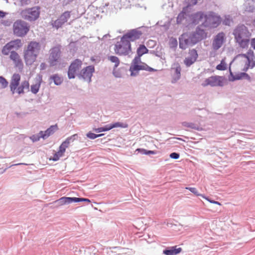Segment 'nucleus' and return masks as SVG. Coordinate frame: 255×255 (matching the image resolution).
Instances as JSON below:
<instances>
[{
    "instance_id": "e433bc0d",
    "label": "nucleus",
    "mask_w": 255,
    "mask_h": 255,
    "mask_svg": "<svg viewBox=\"0 0 255 255\" xmlns=\"http://www.w3.org/2000/svg\"><path fill=\"white\" fill-rule=\"evenodd\" d=\"M8 85V82L5 78L0 77V88L3 89L6 88Z\"/></svg>"
},
{
    "instance_id": "f8f14e48",
    "label": "nucleus",
    "mask_w": 255,
    "mask_h": 255,
    "mask_svg": "<svg viewBox=\"0 0 255 255\" xmlns=\"http://www.w3.org/2000/svg\"><path fill=\"white\" fill-rule=\"evenodd\" d=\"M194 35H189L184 33L179 38V47L182 49H185L188 46L193 45L196 43L199 40H194Z\"/></svg>"
},
{
    "instance_id": "09e8293b",
    "label": "nucleus",
    "mask_w": 255,
    "mask_h": 255,
    "mask_svg": "<svg viewBox=\"0 0 255 255\" xmlns=\"http://www.w3.org/2000/svg\"><path fill=\"white\" fill-rule=\"evenodd\" d=\"M181 16H183V14H179L177 18V21L178 22H179V19L180 18V17H181Z\"/></svg>"
},
{
    "instance_id": "412c9836",
    "label": "nucleus",
    "mask_w": 255,
    "mask_h": 255,
    "mask_svg": "<svg viewBox=\"0 0 255 255\" xmlns=\"http://www.w3.org/2000/svg\"><path fill=\"white\" fill-rule=\"evenodd\" d=\"M189 54V56L186 57L184 61V64L188 67L193 64L196 61L198 56L197 51L194 49L190 50Z\"/></svg>"
},
{
    "instance_id": "a878e982",
    "label": "nucleus",
    "mask_w": 255,
    "mask_h": 255,
    "mask_svg": "<svg viewBox=\"0 0 255 255\" xmlns=\"http://www.w3.org/2000/svg\"><path fill=\"white\" fill-rule=\"evenodd\" d=\"M207 14H204L202 12H198L193 15L194 22L199 23L200 22H203L206 21Z\"/></svg>"
},
{
    "instance_id": "3c124183",
    "label": "nucleus",
    "mask_w": 255,
    "mask_h": 255,
    "mask_svg": "<svg viewBox=\"0 0 255 255\" xmlns=\"http://www.w3.org/2000/svg\"><path fill=\"white\" fill-rule=\"evenodd\" d=\"M253 24H254V26H255V19L253 21Z\"/></svg>"
},
{
    "instance_id": "c85d7f7f",
    "label": "nucleus",
    "mask_w": 255,
    "mask_h": 255,
    "mask_svg": "<svg viewBox=\"0 0 255 255\" xmlns=\"http://www.w3.org/2000/svg\"><path fill=\"white\" fill-rule=\"evenodd\" d=\"M12 49H14L12 48L9 42L3 46V47L2 49L1 52L3 55H7L10 53V51Z\"/></svg>"
},
{
    "instance_id": "f704fd0d",
    "label": "nucleus",
    "mask_w": 255,
    "mask_h": 255,
    "mask_svg": "<svg viewBox=\"0 0 255 255\" xmlns=\"http://www.w3.org/2000/svg\"><path fill=\"white\" fill-rule=\"evenodd\" d=\"M51 78L53 80L54 83L57 85H60L62 82V78L57 74L53 75Z\"/></svg>"
},
{
    "instance_id": "4c0bfd02",
    "label": "nucleus",
    "mask_w": 255,
    "mask_h": 255,
    "mask_svg": "<svg viewBox=\"0 0 255 255\" xmlns=\"http://www.w3.org/2000/svg\"><path fill=\"white\" fill-rule=\"evenodd\" d=\"M103 135H104V134H103V133L96 134H95L91 132H89L88 133H87V136L88 138H89L90 139H95L98 137H101V136H103Z\"/></svg>"
},
{
    "instance_id": "39448f33",
    "label": "nucleus",
    "mask_w": 255,
    "mask_h": 255,
    "mask_svg": "<svg viewBox=\"0 0 255 255\" xmlns=\"http://www.w3.org/2000/svg\"><path fill=\"white\" fill-rule=\"evenodd\" d=\"M115 52L119 55H127L131 52L130 43L122 37L120 40L117 41L114 46Z\"/></svg>"
},
{
    "instance_id": "dca6fc26",
    "label": "nucleus",
    "mask_w": 255,
    "mask_h": 255,
    "mask_svg": "<svg viewBox=\"0 0 255 255\" xmlns=\"http://www.w3.org/2000/svg\"><path fill=\"white\" fill-rule=\"evenodd\" d=\"M142 34V32L138 29H134L129 31L122 37H124V39L127 40L130 43V41H133L139 39Z\"/></svg>"
},
{
    "instance_id": "b1692460",
    "label": "nucleus",
    "mask_w": 255,
    "mask_h": 255,
    "mask_svg": "<svg viewBox=\"0 0 255 255\" xmlns=\"http://www.w3.org/2000/svg\"><path fill=\"white\" fill-rule=\"evenodd\" d=\"M182 251L181 248H177V246H173L168 248L163 251V253L165 255H177Z\"/></svg>"
},
{
    "instance_id": "5701e85b",
    "label": "nucleus",
    "mask_w": 255,
    "mask_h": 255,
    "mask_svg": "<svg viewBox=\"0 0 255 255\" xmlns=\"http://www.w3.org/2000/svg\"><path fill=\"white\" fill-rule=\"evenodd\" d=\"M230 80L232 81L235 80H240L243 78H246L248 80L250 79V76L246 73H239L234 74V73L232 71L231 68H230Z\"/></svg>"
},
{
    "instance_id": "c756f323",
    "label": "nucleus",
    "mask_w": 255,
    "mask_h": 255,
    "mask_svg": "<svg viewBox=\"0 0 255 255\" xmlns=\"http://www.w3.org/2000/svg\"><path fill=\"white\" fill-rule=\"evenodd\" d=\"M108 60L110 62L114 63L115 64L114 67V70L115 69V68H116L117 67L119 66V65L120 63V59H119L118 57H117V56H109Z\"/></svg>"
},
{
    "instance_id": "a19ab883",
    "label": "nucleus",
    "mask_w": 255,
    "mask_h": 255,
    "mask_svg": "<svg viewBox=\"0 0 255 255\" xmlns=\"http://www.w3.org/2000/svg\"><path fill=\"white\" fill-rule=\"evenodd\" d=\"M204 198L206 200H207V201H208L211 203L214 204H217V205H220V206L221 205V204L220 202H218V201H214V200H210L209 198H208L207 197H206L205 196V198Z\"/></svg>"
},
{
    "instance_id": "79ce46f5",
    "label": "nucleus",
    "mask_w": 255,
    "mask_h": 255,
    "mask_svg": "<svg viewBox=\"0 0 255 255\" xmlns=\"http://www.w3.org/2000/svg\"><path fill=\"white\" fill-rule=\"evenodd\" d=\"M170 157L173 159H178L179 157V154L176 152H173L170 154Z\"/></svg>"
},
{
    "instance_id": "20e7f679",
    "label": "nucleus",
    "mask_w": 255,
    "mask_h": 255,
    "mask_svg": "<svg viewBox=\"0 0 255 255\" xmlns=\"http://www.w3.org/2000/svg\"><path fill=\"white\" fill-rule=\"evenodd\" d=\"M235 38L240 46L245 48L248 46L251 33L248 28L244 25L237 26L233 33Z\"/></svg>"
},
{
    "instance_id": "a18cd8bd",
    "label": "nucleus",
    "mask_w": 255,
    "mask_h": 255,
    "mask_svg": "<svg viewBox=\"0 0 255 255\" xmlns=\"http://www.w3.org/2000/svg\"><path fill=\"white\" fill-rule=\"evenodd\" d=\"M137 151H140L142 153L145 154V152H147V150L144 149L138 148L136 149Z\"/></svg>"
},
{
    "instance_id": "7c9ffc66",
    "label": "nucleus",
    "mask_w": 255,
    "mask_h": 255,
    "mask_svg": "<svg viewBox=\"0 0 255 255\" xmlns=\"http://www.w3.org/2000/svg\"><path fill=\"white\" fill-rule=\"evenodd\" d=\"M11 45L14 49H18L22 46V42L20 39H15L10 41Z\"/></svg>"
},
{
    "instance_id": "a211bd4d",
    "label": "nucleus",
    "mask_w": 255,
    "mask_h": 255,
    "mask_svg": "<svg viewBox=\"0 0 255 255\" xmlns=\"http://www.w3.org/2000/svg\"><path fill=\"white\" fill-rule=\"evenodd\" d=\"M58 126L57 124L50 126L47 130L45 131H41L39 132V136L37 138H34V136L31 137L33 140H38L40 138L46 139L50 135L53 134L57 130H58Z\"/></svg>"
},
{
    "instance_id": "1a4fd4ad",
    "label": "nucleus",
    "mask_w": 255,
    "mask_h": 255,
    "mask_svg": "<svg viewBox=\"0 0 255 255\" xmlns=\"http://www.w3.org/2000/svg\"><path fill=\"white\" fill-rule=\"evenodd\" d=\"M61 46H56L50 50L48 62L50 66L57 65L60 62L61 57Z\"/></svg>"
},
{
    "instance_id": "f3484780",
    "label": "nucleus",
    "mask_w": 255,
    "mask_h": 255,
    "mask_svg": "<svg viewBox=\"0 0 255 255\" xmlns=\"http://www.w3.org/2000/svg\"><path fill=\"white\" fill-rule=\"evenodd\" d=\"M94 71L95 68L93 66H87L81 71L79 77L82 78L85 81L90 82Z\"/></svg>"
},
{
    "instance_id": "7ed1b4c3",
    "label": "nucleus",
    "mask_w": 255,
    "mask_h": 255,
    "mask_svg": "<svg viewBox=\"0 0 255 255\" xmlns=\"http://www.w3.org/2000/svg\"><path fill=\"white\" fill-rule=\"evenodd\" d=\"M20 75L17 73H14L11 77L10 82V89L12 93L13 94L15 93L19 95L24 94V90L29 91V83L28 81H23L20 85Z\"/></svg>"
},
{
    "instance_id": "0eeeda50",
    "label": "nucleus",
    "mask_w": 255,
    "mask_h": 255,
    "mask_svg": "<svg viewBox=\"0 0 255 255\" xmlns=\"http://www.w3.org/2000/svg\"><path fill=\"white\" fill-rule=\"evenodd\" d=\"M225 78L220 76H212L205 79L201 84L203 87H222L224 85Z\"/></svg>"
},
{
    "instance_id": "aec40b11",
    "label": "nucleus",
    "mask_w": 255,
    "mask_h": 255,
    "mask_svg": "<svg viewBox=\"0 0 255 255\" xmlns=\"http://www.w3.org/2000/svg\"><path fill=\"white\" fill-rule=\"evenodd\" d=\"M70 14L69 12L65 11L60 15L59 18L52 22V25L53 27L58 29L61 27L68 19L70 18Z\"/></svg>"
},
{
    "instance_id": "37998d69",
    "label": "nucleus",
    "mask_w": 255,
    "mask_h": 255,
    "mask_svg": "<svg viewBox=\"0 0 255 255\" xmlns=\"http://www.w3.org/2000/svg\"><path fill=\"white\" fill-rule=\"evenodd\" d=\"M251 46L255 49V38L251 39Z\"/></svg>"
},
{
    "instance_id": "6ab92c4d",
    "label": "nucleus",
    "mask_w": 255,
    "mask_h": 255,
    "mask_svg": "<svg viewBox=\"0 0 255 255\" xmlns=\"http://www.w3.org/2000/svg\"><path fill=\"white\" fill-rule=\"evenodd\" d=\"M10 59L12 61L16 68L19 70H22L23 68V63L20 56L15 51H12L10 53Z\"/></svg>"
},
{
    "instance_id": "423d86ee",
    "label": "nucleus",
    "mask_w": 255,
    "mask_h": 255,
    "mask_svg": "<svg viewBox=\"0 0 255 255\" xmlns=\"http://www.w3.org/2000/svg\"><path fill=\"white\" fill-rule=\"evenodd\" d=\"M77 136V134H74L71 136L67 137L60 145L58 151L56 152L52 157L50 158V160L53 161L58 160L60 157L63 156L66 151V148L70 145L71 142H73L75 139V137Z\"/></svg>"
},
{
    "instance_id": "8fccbe9b",
    "label": "nucleus",
    "mask_w": 255,
    "mask_h": 255,
    "mask_svg": "<svg viewBox=\"0 0 255 255\" xmlns=\"http://www.w3.org/2000/svg\"><path fill=\"white\" fill-rule=\"evenodd\" d=\"M4 16V12L1 11H0V17H2Z\"/></svg>"
},
{
    "instance_id": "ea45409f",
    "label": "nucleus",
    "mask_w": 255,
    "mask_h": 255,
    "mask_svg": "<svg viewBox=\"0 0 255 255\" xmlns=\"http://www.w3.org/2000/svg\"><path fill=\"white\" fill-rule=\"evenodd\" d=\"M81 201H85L88 203H90L91 201L87 198H77L75 197V202H78Z\"/></svg>"
},
{
    "instance_id": "9b49d317",
    "label": "nucleus",
    "mask_w": 255,
    "mask_h": 255,
    "mask_svg": "<svg viewBox=\"0 0 255 255\" xmlns=\"http://www.w3.org/2000/svg\"><path fill=\"white\" fill-rule=\"evenodd\" d=\"M140 70H146L149 71H153L154 69L148 67L146 64L141 62L140 57L135 56L132 60L131 65L130 67V70L131 72V75H133V72L139 71Z\"/></svg>"
},
{
    "instance_id": "f257e3e1",
    "label": "nucleus",
    "mask_w": 255,
    "mask_h": 255,
    "mask_svg": "<svg viewBox=\"0 0 255 255\" xmlns=\"http://www.w3.org/2000/svg\"><path fill=\"white\" fill-rule=\"evenodd\" d=\"M231 65L233 68L242 71H247L250 68H254L255 67L254 51L250 49L246 54L237 55L233 59Z\"/></svg>"
},
{
    "instance_id": "c9c22d12",
    "label": "nucleus",
    "mask_w": 255,
    "mask_h": 255,
    "mask_svg": "<svg viewBox=\"0 0 255 255\" xmlns=\"http://www.w3.org/2000/svg\"><path fill=\"white\" fill-rule=\"evenodd\" d=\"M185 189L189 190L197 196H201L203 198H205V196L203 194L199 193L198 190L195 187H186Z\"/></svg>"
},
{
    "instance_id": "473e14b6",
    "label": "nucleus",
    "mask_w": 255,
    "mask_h": 255,
    "mask_svg": "<svg viewBox=\"0 0 255 255\" xmlns=\"http://www.w3.org/2000/svg\"><path fill=\"white\" fill-rule=\"evenodd\" d=\"M111 129L116 128H127L128 125L126 123L117 122L110 125Z\"/></svg>"
},
{
    "instance_id": "c03bdc74",
    "label": "nucleus",
    "mask_w": 255,
    "mask_h": 255,
    "mask_svg": "<svg viewBox=\"0 0 255 255\" xmlns=\"http://www.w3.org/2000/svg\"><path fill=\"white\" fill-rule=\"evenodd\" d=\"M155 153V152L152 150H147V152H145V154H154Z\"/></svg>"
},
{
    "instance_id": "58836bf2",
    "label": "nucleus",
    "mask_w": 255,
    "mask_h": 255,
    "mask_svg": "<svg viewBox=\"0 0 255 255\" xmlns=\"http://www.w3.org/2000/svg\"><path fill=\"white\" fill-rule=\"evenodd\" d=\"M182 125L184 127L190 128H195V125L192 123L183 122Z\"/></svg>"
},
{
    "instance_id": "f03ea898",
    "label": "nucleus",
    "mask_w": 255,
    "mask_h": 255,
    "mask_svg": "<svg viewBox=\"0 0 255 255\" xmlns=\"http://www.w3.org/2000/svg\"><path fill=\"white\" fill-rule=\"evenodd\" d=\"M41 48L40 44L36 41H30L23 51V58L26 65H31L36 61Z\"/></svg>"
},
{
    "instance_id": "6e6552de",
    "label": "nucleus",
    "mask_w": 255,
    "mask_h": 255,
    "mask_svg": "<svg viewBox=\"0 0 255 255\" xmlns=\"http://www.w3.org/2000/svg\"><path fill=\"white\" fill-rule=\"evenodd\" d=\"M13 30L14 34L17 36L22 37L27 34L29 27L26 22L18 20L13 23Z\"/></svg>"
},
{
    "instance_id": "2eb2a0df",
    "label": "nucleus",
    "mask_w": 255,
    "mask_h": 255,
    "mask_svg": "<svg viewBox=\"0 0 255 255\" xmlns=\"http://www.w3.org/2000/svg\"><path fill=\"white\" fill-rule=\"evenodd\" d=\"M181 68L178 63H174L172 65L170 69L172 76V83H174L180 79L181 77Z\"/></svg>"
},
{
    "instance_id": "72a5a7b5",
    "label": "nucleus",
    "mask_w": 255,
    "mask_h": 255,
    "mask_svg": "<svg viewBox=\"0 0 255 255\" xmlns=\"http://www.w3.org/2000/svg\"><path fill=\"white\" fill-rule=\"evenodd\" d=\"M112 129L110 125L105 126L104 127L94 129V130L97 132H101L103 131H106Z\"/></svg>"
},
{
    "instance_id": "de8ad7c7",
    "label": "nucleus",
    "mask_w": 255,
    "mask_h": 255,
    "mask_svg": "<svg viewBox=\"0 0 255 255\" xmlns=\"http://www.w3.org/2000/svg\"><path fill=\"white\" fill-rule=\"evenodd\" d=\"M224 23L226 24V25H229L230 24V21L229 19H227L226 20H225V21L224 22Z\"/></svg>"
},
{
    "instance_id": "49530a36",
    "label": "nucleus",
    "mask_w": 255,
    "mask_h": 255,
    "mask_svg": "<svg viewBox=\"0 0 255 255\" xmlns=\"http://www.w3.org/2000/svg\"><path fill=\"white\" fill-rule=\"evenodd\" d=\"M45 64L44 63H42L41 64H40V68H41V69H45Z\"/></svg>"
},
{
    "instance_id": "393cba45",
    "label": "nucleus",
    "mask_w": 255,
    "mask_h": 255,
    "mask_svg": "<svg viewBox=\"0 0 255 255\" xmlns=\"http://www.w3.org/2000/svg\"><path fill=\"white\" fill-rule=\"evenodd\" d=\"M72 202H75V197H63L55 201V203H57L58 206H63Z\"/></svg>"
},
{
    "instance_id": "bb28decb",
    "label": "nucleus",
    "mask_w": 255,
    "mask_h": 255,
    "mask_svg": "<svg viewBox=\"0 0 255 255\" xmlns=\"http://www.w3.org/2000/svg\"><path fill=\"white\" fill-rule=\"evenodd\" d=\"M41 83V79H37L35 83L31 85L30 91L33 94H36L38 93L40 87Z\"/></svg>"
},
{
    "instance_id": "ddd939ff",
    "label": "nucleus",
    "mask_w": 255,
    "mask_h": 255,
    "mask_svg": "<svg viewBox=\"0 0 255 255\" xmlns=\"http://www.w3.org/2000/svg\"><path fill=\"white\" fill-rule=\"evenodd\" d=\"M82 64V61L78 59L74 60L71 63L68 71V76L69 79H73L75 77V75L81 68Z\"/></svg>"
},
{
    "instance_id": "4be33fe9",
    "label": "nucleus",
    "mask_w": 255,
    "mask_h": 255,
    "mask_svg": "<svg viewBox=\"0 0 255 255\" xmlns=\"http://www.w3.org/2000/svg\"><path fill=\"white\" fill-rule=\"evenodd\" d=\"M224 37L225 34L223 32L219 33L216 35L212 44L214 50H217L222 46L224 41Z\"/></svg>"
},
{
    "instance_id": "2f4dec72",
    "label": "nucleus",
    "mask_w": 255,
    "mask_h": 255,
    "mask_svg": "<svg viewBox=\"0 0 255 255\" xmlns=\"http://www.w3.org/2000/svg\"><path fill=\"white\" fill-rule=\"evenodd\" d=\"M227 68V64L226 62V58H223L221 63L216 66V69L220 71L226 70Z\"/></svg>"
},
{
    "instance_id": "864d4df0",
    "label": "nucleus",
    "mask_w": 255,
    "mask_h": 255,
    "mask_svg": "<svg viewBox=\"0 0 255 255\" xmlns=\"http://www.w3.org/2000/svg\"><path fill=\"white\" fill-rule=\"evenodd\" d=\"M20 164H22V163H18V164H16V165H20Z\"/></svg>"
},
{
    "instance_id": "4468645a",
    "label": "nucleus",
    "mask_w": 255,
    "mask_h": 255,
    "mask_svg": "<svg viewBox=\"0 0 255 255\" xmlns=\"http://www.w3.org/2000/svg\"><path fill=\"white\" fill-rule=\"evenodd\" d=\"M221 22V17L215 13L211 12L207 14L206 21L204 22V25L212 27H216Z\"/></svg>"
},
{
    "instance_id": "603ef678",
    "label": "nucleus",
    "mask_w": 255,
    "mask_h": 255,
    "mask_svg": "<svg viewBox=\"0 0 255 255\" xmlns=\"http://www.w3.org/2000/svg\"><path fill=\"white\" fill-rule=\"evenodd\" d=\"M253 8H252V9H248L247 10L249 11H251L253 10Z\"/></svg>"
},
{
    "instance_id": "9d476101",
    "label": "nucleus",
    "mask_w": 255,
    "mask_h": 255,
    "mask_svg": "<svg viewBox=\"0 0 255 255\" xmlns=\"http://www.w3.org/2000/svg\"><path fill=\"white\" fill-rule=\"evenodd\" d=\"M22 17L29 21H34L37 19L40 14L39 8L35 6L31 8L23 10L21 12Z\"/></svg>"
},
{
    "instance_id": "cd10ccee",
    "label": "nucleus",
    "mask_w": 255,
    "mask_h": 255,
    "mask_svg": "<svg viewBox=\"0 0 255 255\" xmlns=\"http://www.w3.org/2000/svg\"><path fill=\"white\" fill-rule=\"evenodd\" d=\"M148 50L144 45H140L137 49V56L141 57L143 54L148 53Z\"/></svg>"
}]
</instances>
